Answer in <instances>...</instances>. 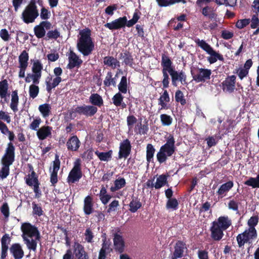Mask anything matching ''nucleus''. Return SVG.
Instances as JSON below:
<instances>
[{
    "label": "nucleus",
    "instance_id": "1",
    "mask_svg": "<svg viewBox=\"0 0 259 259\" xmlns=\"http://www.w3.org/2000/svg\"><path fill=\"white\" fill-rule=\"evenodd\" d=\"M91 35V30L89 28L80 30L79 32L76 48L84 57L92 54L95 49V44Z\"/></svg>",
    "mask_w": 259,
    "mask_h": 259
},
{
    "label": "nucleus",
    "instance_id": "2",
    "mask_svg": "<svg viewBox=\"0 0 259 259\" xmlns=\"http://www.w3.org/2000/svg\"><path fill=\"white\" fill-rule=\"evenodd\" d=\"M15 148L12 142L7 144L5 153L1 159L2 168L0 169V178L6 179L10 174V166L13 163L15 157Z\"/></svg>",
    "mask_w": 259,
    "mask_h": 259
},
{
    "label": "nucleus",
    "instance_id": "3",
    "mask_svg": "<svg viewBox=\"0 0 259 259\" xmlns=\"http://www.w3.org/2000/svg\"><path fill=\"white\" fill-rule=\"evenodd\" d=\"M37 228L30 223L25 222L21 226V230L22 232L21 237L28 249L35 251L37 248V242L32 239L33 235Z\"/></svg>",
    "mask_w": 259,
    "mask_h": 259
},
{
    "label": "nucleus",
    "instance_id": "4",
    "mask_svg": "<svg viewBox=\"0 0 259 259\" xmlns=\"http://www.w3.org/2000/svg\"><path fill=\"white\" fill-rule=\"evenodd\" d=\"M175 141L172 136H170L166 140V143L162 145L156 154L157 161L160 164L165 162L168 157H170L175 153L176 147Z\"/></svg>",
    "mask_w": 259,
    "mask_h": 259
},
{
    "label": "nucleus",
    "instance_id": "5",
    "mask_svg": "<svg viewBox=\"0 0 259 259\" xmlns=\"http://www.w3.org/2000/svg\"><path fill=\"white\" fill-rule=\"evenodd\" d=\"M39 16L35 0H31L21 14V19L26 24L33 23Z\"/></svg>",
    "mask_w": 259,
    "mask_h": 259
},
{
    "label": "nucleus",
    "instance_id": "6",
    "mask_svg": "<svg viewBox=\"0 0 259 259\" xmlns=\"http://www.w3.org/2000/svg\"><path fill=\"white\" fill-rule=\"evenodd\" d=\"M82 176L81 167V160L76 159L73 164V167L69 173L67 180L69 184L75 183L79 181Z\"/></svg>",
    "mask_w": 259,
    "mask_h": 259
},
{
    "label": "nucleus",
    "instance_id": "7",
    "mask_svg": "<svg viewBox=\"0 0 259 259\" xmlns=\"http://www.w3.org/2000/svg\"><path fill=\"white\" fill-rule=\"evenodd\" d=\"M193 79L196 82H204L210 78L211 71L210 69L197 68L194 71H191Z\"/></svg>",
    "mask_w": 259,
    "mask_h": 259
},
{
    "label": "nucleus",
    "instance_id": "8",
    "mask_svg": "<svg viewBox=\"0 0 259 259\" xmlns=\"http://www.w3.org/2000/svg\"><path fill=\"white\" fill-rule=\"evenodd\" d=\"M170 71L169 75L171 77V83L173 86L177 87L178 81L181 82L183 85L187 84L186 81L187 76L183 71H177L175 67Z\"/></svg>",
    "mask_w": 259,
    "mask_h": 259
},
{
    "label": "nucleus",
    "instance_id": "9",
    "mask_svg": "<svg viewBox=\"0 0 259 259\" xmlns=\"http://www.w3.org/2000/svg\"><path fill=\"white\" fill-rule=\"evenodd\" d=\"M236 76L235 75H228L221 83V88L225 93H232L235 89Z\"/></svg>",
    "mask_w": 259,
    "mask_h": 259
},
{
    "label": "nucleus",
    "instance_id": "10",
    "mask_svg": "<svg viewBox=\"0 0 259 259\" xmlns=\"http://www.w3.org/2000/svg\"><path fill=\"white\" fill-rule=\"evenodd\" d=\"M256 237L257 235L245 230L243 233L239 234L236 237L238 246L239 248H242L245 243H251L252 240Z\"/></svg>",
    "mask_w": 259,
    "mask_h": 259
},
{
    "label": "nucleus",
    "instance_id": "11",
    "mask_svg": "<svg viewBox=\"0 0 259 259\" xmlns=\"http://www.w3.org/2000/svg\"><path fill=\"white\" fill-rule=\"evenodd\" d=\"M98 111L97 107L93 105H85L77 106L74 109V112L79 115H83L87 117L94 116Z\"/></svg>",
    "mask_w": 259,
    "mask_h": 259
},
{
    "label": "nucleus",
    "instance_id": "12",
    "mask_svg": "<svg viewBox=\"0 0 259 259\" xmlns=\"http://www.w3.org/2000/svg\"><path fill=\"white\" fill-rule=\"evenodd\" d=\"M132 145L130 140L126 139L120 143L118 159L127 158L131 154Z\"/></svg>",
    "mask_w": 259,
    "mask_h": 259
},
{
    "label": "nucleus",
    "instance_id": "13",
    "mask_svg": "<svg viewBox=\"0 0 259 259\" xmlns=\"http://www.w3.org/2000/svg\"><path fill=\"white\" fill-rule=\"evenodd\" d=\"M68 64L67 68L72 70L75 67L79 68L82 63V60L73 51L70 50L68 54Z\"/></svg>",
    "mask_w": 259,
    "mask_h": 259
},
{
    "label": "nucleus",
    "instance_id": "14",
    "mask_svg": "<svg viewBox=\"0 0 259 259\" xmlns=\"http://www.w3.org/2000/svg\"><path fill=\"white\" fill-rule=\"evenodd\" d=\"M187 250L186 244L182 240H178L174 245V250L171 257L176 258H182L185 250Z\"/></svg>",
    "mask_w": 259,
    "mask_h": 259
},
{
    "label": "nucleus",
    "instance_id": "15",
    "mask_svg": "<svg viewBox=\"0 0 259 259\" xmlns=\"http://www.w3.org/2000/svg\"><path fill=\"white\" fill-rule=\"evenodd\" d=\"M73 252L76 259H90L89 253L85 251L84 247L77 241L74 242Z\"/></svg>",
    "mask_w": 259,
    "mask_h": 259
},
{
    "label": "nucleus",
    "instance_id": "16",
    "mask_svg": "<svg viewBox=\"0 0 259 259\" xmlns=\"http://www.w3.org/2000/svg\"><path fill=\"white\" fill-rule=\"evenodd\" d=\"M60 167V161L59 156L58 154L55 155V160L53 161V168L51 174L50 182L51 185L55 187L57 183L58 180V171Z\"/></svg>",
    "mask_w": 259,
    "mask_h": 259
},
{
    "label": "nucleus",
    "instance_id": "17",
    "mask_svg": "<svg viewBox=\"0 0 259 259\" xmlns=\"http://www.w3.org/2000/svg\"><path fill=\"white\" fill-rule=\"evenodd\" d=\"M126 22V17L124 16L122 17H119V18L112 21L111 22L107 23L104 25V26L110 30H117L125 27Z\"/></svg>",
    "mask_w": 259,
    "mask_h": 259
},
{
    "label": "nucleus",
    "instance_id": "18",
    "mask_svg": "<svg viewBox=\"0 0 259 259\" xmlns=\"http://www.w3.org/2000/svg\"><path fill=\"white\" fill-rule=\"evenodd\" d=\"M113 245L116 252L122 253L124 251L125 242L122 236L117 233L113 234Z\"/></svg>",
    "mask_w": 259,
    "mask_h": 259
},
{
    "label": "nucleus",
    "instance_id": "19",
    "mask_svg": "<svg viewBox=\"0 0 259 259\" xmlns=\"http://www.w3.org/2000/svg\"><path fill=\"white\" fill-rule=\"evenodd\" d=\"M11 241V238L8 234H5L1 238V259H6L8 256L9 245Z\"/></svg>",
    "mask_w": 259,
    "mask_h": 259
},
{
    "label": "nucleus",
    "instance_id": "20",
    "mask_svg": "<svg viewBox=\"0 0 259 259\" xmlns=\"http://www.w3.org/2000/svg\"><path fill=\"white\" fill-rule=\"evenodd\" d=\"M94 203L93 197L91 195L87 196L83 200V210L85 215H89L94 212Z\"/></svg>",
    "mask_w": 259,
    "mask_h": 259
},
{
    "label": "nucleus",
    "instance_id": "21",
    "mask_svg": "<svg viewBox=\"0 0 259 259\" xmlns=\"http://www.w3.org/2000/svg\"><path fill=\"white\" fill-rule=\"evenodd\" d=\"M224 230L220 228L218 225L217 226L212 223L211 226L210 228L211 238L213 241H220L224 236Z\"/></svg>",
    "mask_w": 259,
    "mask_h": 259
},
{
    "label": "nucleus",
    "instance_id": "22",
    "mask_svg": "<svg viewBox=\"0 0 259 259\" xmlns=\"http://www.w3.org/2000/svg\"><path fill=\"white\" fill-rule=\"evenodd\" d=\"M10 251L15 259H21L24 255V252L20 244L15 243L11 245Z\"/></svg>",
    "mask_w": 259,
    "mask_h": 259
},
{
    "label": "nucleus",
    "instance_id": "23",
    "mask_svg": "<svg viewBox=\"0 0 259 259\" xmlns=\"http://www.w3.org/2000/svg\"><path fill=\"white\" fill-rule=\"evenodd\" d=\"M81 143L76 135L70 137L66 142V146L68 151H77Z\"/></svg>",
    "mask_w": 259,
    "mask_h": 259
},
{
    "label": "nucleus",
    "instance_id": "24",
    "mask_svg": "<svg viewBox=\"0 0 259 259\" xmlns=\"http://www.w3.org/2000/svg\"><path fill=\"white\" fill-rule=\"evenodd\" d=\"M52 80V76H48L46 79V90L49 93L52 92L53 89L55 88L62 81V78L60 76L56 77Z\"/></svg>",
    "mask_w": 259,
    "mask_h": 259
},
{
    "label": "nucleus",
    "instance_id": "25",
    "mask_svg": "<svg viewBox=\"0 0 259 259\" xmlns=\"http://www.w3.org/2000/svg\"><path fill=\"white\" fill-rule=\"evenodd\" d=\"M212 223L218 226L224 230H226L231 225L232 222L228 216L220 217L217 220L213 221Z\"/></svg>",
    "mask_w": 259,
    "mask_h": 259
},
{
    "label": "nucleus",
    "instance_id": "26",
    "mask_svg": "<svg viewBox=\"0 0 259 259\" xmlns=\"http://www.w3.org/2000/svg\"><path fill=\"white\" fill-rule=\"evenodd\" d=\"M30 169L33 170V167L30 164H29ZM25 183L29 187H33L35 185L39 183L38 180V177L36 176L35 172L32 170L31 174H28L24 178Z\"/></svg>",
    "mask_w": 259,
    "mask_h": 259
},
{
    "label": "nucleus",
    "instance_id": "27",
    "mask_svg": "<svg viewBox=\"0 0 259 259\" xmlns=\"http://www.w3.org/2000/svg\"><path fill=\"white\" fill-rule=\"evenodd\" d=\"M234 183L232 181H229L220 187L217 192V195L220 198H223L226 195V194L233 188Z\"/></svg>",
    "mask_w": 259,
    "mask_h": 259
},
{
    "label": "nucleus",
    "instance_id": "28",
    "mask_svg": "<svg viewBox=\"0 0 259 259\" xmlns=\"http://www.w3.org/2000/svg\"><path fill=\"white\" fill-rule=\"evenodd\" d=\"M52 127L50 126H42L38 129L36 135L39 140H44L52 135Z\"/></svg>",
    "mask_w": 259,
    "mask_h": 259
},
{
    "label": "nucleus",
    "instance_id": "29",
    "mask_svg": "<svg viewBox=\"0 0 259 259\" xmlns=\"http://www.w3.org/2000/svg\"><path fill=\"white\" fill-rule=\"evenodd\" d=\"M201 12L204 16L207 17L209 20L216 21L218 15L213 7L207 6L203 8Z\"/></svg>",
    "mask_w": 259,
    "mask_h": 259
},
{
    "label": "nucleus",
    "instance_id": "30",
    "mask_svg": "<svg viewBox=\"0 0 259 259\" xmlns=\"http://www.w3.org/2000/svg\"><path fill=\"white\" fill-rule=\"evenodd\" d=\"M170 97L167 90H164L158 99V105L161 106L160 110L167 109L169 107L167 103L170 102Z\"/></svg>",
    "mask_w": 259,
    "mask_h": 259
},
{
    "label": "nucleus",
    "instance_id": "31",
    "mask_svg": "<svg viewBox=\"0 0 259 259\" xmlns=\"http://www.w3.org/2000/svg\"><path fill=\"white\" fill-rule=\"evenodd\" d=\"M169 176L167 173L159 175L157 178L156 182L154 185L155 188L156 189H159L165 185L169 186L167 181Z\"/></svg>",
    "mask_w": 259,
    "mask_h": 259
},
{
    "label": "nucleus",
    "instance_id": "32",
    "mask_svg": "<svg viewBox=\"0 0 259 259\" xmlns=\"http://www.w3.org/2000/svg\"><path fill=\"white\" fill-rule=\"evenodd\" d=\"M103 63L104 65L115 69L120 67V63L116 58L113 56H106L104 58Z\"/></svg>",
    "mask_w": 259,
    "mask_h": 259
},
{
    "label": "nucleus",
    "instance_id": "33",
    "mask_svg": "<svg viewBox=\"0 0 259 259\" xmlns=\"http://www.w3.org/2000/svg\"><path fill=\"white\" fill-rule=\"evenodd\" d=\"M258 222V217L257 215L252 216L248 220L247 225L249 226V228L246 229L247 231L250 232L251 233H253L256 235H257V231L255 228V227L257 225Z\"/></svg>",
    "mask_w": 259,
    "mask_h": 259
},
{
    "label": "nucleus",
    "instance_id": "34",
    "mask_svg": "<svg viewBox=\"0 0 259 259\" xmlns=\"http://www.w3.org/2000/svg\"><path fill=\"white\" fill-rule=\"evenodd\" d=\"M119 58L123 59V63L126 65L132 67L134 64V59L131 53L125 50L124 52L121 53L119 55Z\"/></svg>",
    "mask_w": 259,
    "mask_h": 259
},
{
    "label": "nucleus",
    "instance_id": "35",
    "mask_svg": "<svg viewBox=\"0 0 259 259\" xmlns=\"http://www.w3.org/2000/svg\"><path fill=\"white\" fill-rule=\"evenodd\" d=\"M89 100L93 106L100 107L103 105V100L102 97L97 93L92 94L89 98Z\"/></svg>",
    "mask_w": 259,
    "mask_h": 259
},
{
    "label": "nucleus",
    "instance_id": "36",
    "mask_svg": "<svg viewBox=\"0 0 259 259\" xmlns=\"http://www.w3.org/2000/svg\"><path fill=\"white\" fill-rule=\"evenodd\" d=\"M11 97V102L10 106L13 112H16L18 110V105L19 103V97L17 90L12 91Z\"/></svg>",
    "mask_w": 259,
    "mask_h": 259
},
{
    "label": "nucleus",
    "instance_id": "37",
    "mask_svg": "<svg viewBox=\"0 0 259 259\" xmlns=\"http://www.w3.org/2000/svg\"><path fill=\"white\" fill-rule=\"evenodd\" d=\"M114 186H111L110 188L112 192H116L123 188L126 185V181L124 178H120L114 181Z\"/></svg>",
    "mask_w": 259,
    "mask_h": 259
},
{
    "label": "nucleus",
    "instance_id": "38",
    "mask_svg": "<svg viewBox=\"0 0 259 259\" xmlns=\"http://www.w3.org/2000/svg\"><path fill=\"white\" fill-rule=\"evenodd\" d=\"M161 65L162 69H172L174 68L171 59L165 54H162L161 55Z\"/></svg>",
    "mask_w": 259,
    "mask_h": 259
},
{
    "label": "nucleus",
    "instance_id": "39",
    "mask_svg": "<svg viewBox=\"0 0 259 259\" xmlns=\"http://www.w3.org/2000/svg\"><path fill=\"white\" fill-rule=\"evenodd\" d=\"M208 54L210 55V56L207 57V59L210 64L214 63L218 60L222 61H224V60L223 56L214 50L212 51Z\"/></svg>",
    "mask_w": 259,
    "mask_h": 259
},
{
    "label": "nucleus",
    "instance_id": "40",
    "mask_svg": "<svg viewBox=\"0 0 259 259\" xmlns=\"http://www.w3.org/2000/svg\"><path fill=\"white\" fill-rule=\"evenodd\" d=\"M195 42L198 47H200L208 54L214 50L203 39L200 40L199 38H197L195 40Z\"/></svg>",
    "mask_w": 259,
    "mask_h": 259
},
{
    "label": "nucleus",
    "instance_id": "41",
    "mask_svg": "<svg viewBox=\"0 0 259 259\" xmlns=\"http://www.w3.org/2000/svg\"><path fill=\"white\" fill-rule=\"evenodd\" d=\"M29 54L26 51L23 50L18 57L19 66L28 67Z\"/></svg>",
    "mask_w": 259,
    "mask_h": 259
},
{
    "label": "nucleus",
    "instance_id": "42",
    "mask_svg": "<svg viewBox=\"0 0 259 259\" xmlns=\"http://www.w3.org/2000/svg\"><path fill=\"white\" fill-rule=\"evenodd\" d=\"M104 84L106 87H109L110 85L116 87V78L112 77V73L111 71H108L104 80Z\"/></svg>",
    "mask_w": 259,
    "mask_h": 259
},
{
    "label": "nucleus",
    "instance_id": "43",
    "mask_svg": "<svg viewBox=\"0 0 259 259\" xmlns=\"http://www.w3.org/2000/svg\"><path fill=\"white\" fill-rule=\"evenodd\" d=\"M9 84L7 79H3L0 81V97H5L6 96H9L8 94Z\"/></svg>",
    "mask_w": 259,
    "mask_h": 259
},
{
    "label": "nucleus",
    "instance_id": "44",
    "mask_svg": "<svg viewBox=\"0 0 259 259\" xmlns=\"http://www.w3.org/2000/svg\"><path fill=\"white\" fill-rule=\"evenodd\" d=\"M155 152L154 146L151 144H148L146 146V160L148 163H150L153 159Z\"/></svg>",
    "mask_w": 259,
    "mask_h": 259
},
{
    "label": "nucleus",
    "instance_id": "45",
    "mask_svg": "<svg viewBox=\"0 0 259 259\" xmlns=\"http://www.w3.org/2000/svg\"><path fill=\"white\" fill-rule=\"evenodd\" d=\"M38 110L44 117H47L51 113V107L50 104L45 103L39 106Z\"/></svg>",
    "mask_w": 259,
    "mask_h": 259
},
{
    "label": "nucleus",
    "instance_id": "46",
    "mask_svg": "<svg viewBox=\"0 0 259 259\" xmlns=\"http://www.w3.org/2000/svg\"><path fill=\"white\" fill-rule=\"evenodd\" d=\"M95 154L101 161H108L111 158L112 151L109 150L106 152H99L97 151L95 152Z\"/></svg>",
    "mask_w": 259,
    "mask_h": 259
},
{
    "label": "nucleus",
    "instance_id": "47",
    "mask_svg": "<svg viewBox=\"0 0 259 259\" xmlns=\"http://www.w3.org/2000/svg\"><path fill=\"white\" fill-rule=\"evenodd\" d=\"M43 69L42 64L39 60H36L32 65V74L41 75V70Z\"/></svg>",
    "mask_w": 259,
    "mask_h": 259
},
{
    "label": "nucleus",
    "instance_id": "48",
    "mask_svg": "<svg viewBox=\"0 0 259 259\" xmlns=\"http://www.w3.org/2000/svg\"><path fill=\"white\" fill-rule=\"evenodd\" d=\"M33 30L34 34L37 38H43L46 35V30L40 23L39 25H36Z\"/></svg>",
    "mask_w": 259,
    "mask_h": 259
},
{
    "label": "nucleus",
    "instance_id": "49",
    "mask_svg": "<svg viewBox=\"0 0 259 259\" xmlns=\"http://www.w3.org/2000/svg\"><path fill=\"white\" fill-rule=\"evenodd\" d=\"M171 69H162V73L163 74V80L162 81V83L163 88H167L169 87V78L168 73L169 74V72H170Z\"/></svg>",
    "mask_w": 259,
    "mask_h": 259
},
{
    "label": "nucleus",
    "instance_id": "50",
    "mask_svg": "<svg viewBox=\"0 0 259 259\" xmlns=\"http://www.w3.org/2000/svg\"><path fill=\"white\" fill-rule=\"evenodd\" d=\"M244 184L253 188H259V174L257 175L256 178H249L244 182Z\"/></svg>",
    "mask_w": 259,
    "mask_h": 259
},
{
    "label": "nucleus",
    "instance_id": "51",
    "mask_svg": "<svg viewBox=\"0 0 259 259\" xmlns=\"http://www.w3.org/2000/svg\"><path fill=\"white\" fill-rule=\"evenodd\" d=\"M175 101L180 103L182 106H184L186 104V100L185 98L183 93L180 90L176 91L175 93Z\"/></svg>",
    "mask_w": 259,
    "mask_h": 259
},
{
    "label": "nucleus",
    "instance_id": "52",
    "mask_svg": "<svg viewBox=\"0 0 259 259\" xmlns=\"http://www.w3.org/2000/svg\"><path fill=\"white\" fill-rule=\"evenodd\" d=\"M60 36V32L57 29H55L53 30H49L47 32L46 34V37H45V39L46 40H48L50 39H55L56 40Z\"/></svg>",
    "mask_w": 259,
    "mask_h": 259
},
{
    "label": "nucleus",
    "instance_id": "53",
    "mask_svg": "<svg viewBox=\"0 0 259 259\" xmlns=\"http://www.w3.org/2000/svg\"><path fill=\"white\" fill-rule=\"evenodd\" d=\"M127 78L125 76H122L120 81L118 85V88L119 91V92L123 94H125L127 92Z\"/></svg>",
    "mask_w": 259,
    "mask_h": 259
},
{
    "label": "nucleus",
    "instance_id": "54",
    "mask_svg": "<svg viewBox=\"0 0 259 259\" xmlns=\"http://www.w3.org/2000/svg\"><path fill=\"white\" fill-rule=\"evenodd\" d=\"M130 210L132 212H136L142 206V203L137 198L133 199L129 204Z\"/></svg>",
    "mask_w": 259,
    "mask_h": 259
},
{
    "label": "nucleus",
    "instance_id": "55",
    "mask_svg": "<svg viewBox=\"0 0 259 259\" xmlns=\"http://www.w3.org/2000/svg\"><path fill=\"white\" fill-rule=\"evenodd\" d=\"M108 249L109 245L104 241L99 251L98 259H106L107 255V250Z\"/></svg>",
    "mask_w": 259,
    "mask_h": 259
},
{
    "label": "nucleus",
    "instance_id": "56",
    "mask_svg": "<svg viewBox=\"0 0 259 259\" xmlns=\"http://www.w3.org/2000/svg\"><path fill=\"white\" fill-rule=\"evenodd\" d=\"M161 123L164 126H169L172 122V118L169 115L162 114L160 116Z\"/></svg>",
    "mask_w": 259,
    "mask_h": 259
},
{
    "label": "nucleus",
    "instance_id": "57",
    "mask_svg": "<svg viewBox=\"0 0 259 259\" xmlns=\"http://www.w3.org/2000/svg\"><path fill=\"white\" fill-rule=\"evenodd\" d=\"M179 203L178 200L175 198L168 199L166 204V207L167 209H172L176 210L178 208Z\"/></svg>",
    "mask_w": 259,
    "mask_h": 259
},
{
    "label": "nucleus",
    "instance_id": "58",
    "mask_svg": "<svg viewBox=\"0 0 259 259\" xmlns=\"http://www.w3.org/2000/svg\"><path fill=\"white\" fill-rule=\"evenodd\" d=\"M39 92V88L38 86L35 84H31L29 86V94L30 98L32 99L35 98Z\"/></svg>",
    "mask_w": 259,
    "mask_h": 259
},
{
    "label": "nucleus",
    "instance_id": "59",
    "mask_svg": "<svg viewBox=\"0 0 259 259\" xmlns=\"http://www.w3.org/2000/svg\"><path fill=\"white\" fill-rule=\"evenodd\" d=\"M123 96L120 92L115 94L112 98L113 104L116 107H119L123 101Z\"/></svg>",
    "mask_w": 259,
    "mask_h": 259
},
{
    "label": "nucleus",
    "instance_id": "60",
    "mask_svg": "<svg viewBox=\"0 0 259 259\" xmlns=\"http://www.w3.org/2000/svg\"><path fill=\"white\" fill-rule=\"evenodd\" d=\"M84 240L88 243H92L93 242L94 238V233L90 228L86 229L84 233Z\"/></svg>",
    "mask_w": 259,
    "mask_h": 259
},
{
    "label": "nucleus",
    "instance_id": "61",
    "mask_svg": "<svg viewBox=\"0 0 259 259\" xmlns=\"http://www.w3.org/2000/svg\"><path fill=\"white\" fill-rule=\"evenodd\" d=\"M32 205L33 209L32 213L33 215L40 217L43 214L44 211L41 206H38L35 202H32Z\"/></svg>",
    "mask_w": 259,
    "mask_h": 259
},
{
    "label": "nucleus",
    "instance_id": "62",
    "mask_svg": "<svg viewBox=\"0 0 259 259\" xmlns=\"http://www.w3.org/2000/svg\"><path fill=\"white\" fill-rule=\"evenodd\" d=\"M258 16V12H256V14L253 15L251 17V19L250 20V27L252 29L257 28L259 25V19Z\"/></svg>",
    "mask_w": 259,
    "mask_h": 259
},
{
    "label": "nucleus",
    "instance_id": "63",
    "mask_svg": "<svg viewBox=\"0 0 259 259\" xmlns=\"http://www.w3.org/2000/svg\"><path fill=\"white\" fill-rule=\"evenodd\" d=\"M250 22V19H243L237 21L236 26L239 29H242L247 26Z\"/></svg>",
    "mask_w": 259,
    "mask_h": 259
},
{
    "label": "nucleus",
    "instance_id": "64",
    "mask_svg": "<svg viewBox=\"0 0 259 259\" xmlns=\"http://www.w3.org/2000/svg\"><path fill=\"white\" fill-rule=\"evenodd\" d=\"M234 73H237L239 78L242 80L244 77L248 74V70L244 68H237L233 72Z\"/></svg>",
    "mask_w": 259,
    "mask_h": 259
}]
</instances>
